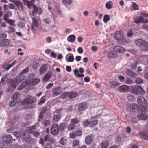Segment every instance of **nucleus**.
<instances>
[{
	"label": "nucleus",
	"mask_w": 148,
	"mask_h": 148,
	"mask_svg": "<svg viewBox=\"0 0 148 148\" xmlns=\"http://www.w3.org/2000/svg\"><path fill=\"white\" fill-rule=\"evenodd\" d=\"M130 92L131 93L136 95H144L145 92L141 86L132 85L130 87Z\"/></svg>",
	"instance_id": "obj_1"
},
{
	"label": "nucleus",
	"mask_w": 148,
	"mask_h": 148,
	"mask_svg": "<svg viewBox=\"0 0 148 148\" xmlns=\"http://www.w3.org/2000/svg\"><path fill=\"white\" fill-rule=\"evenodd\" d=\"M138 103L139 104L141 109H147L148 104L147 100L145 98L142 96H139L137 99Z\"/></svg>",
	"instance_id": "obj_2"
},
{
	"label": "nucleus",
	"mask_w": 148,
	"mask_h": 148,
	"mask_svg": "<svg viewBox=\"0 0 148 148\" xmlns=\"http://www.w3.org/2000/svg\"><path fill=\"white\" fill-rule=\"evenodd\" d=\"M11 85L8 86L7 89L8 92H12L18 84V82L16 79H11L10 80Z\"/></svg>",
	"instance_id": "obj_3"
},
{
	"label": "nucleus",
	"mask_w": 148,
	"mask_h": 148,
	"mask_svg": "<svg viewBox=\"0 0 148 148\" xmlns=\"http://www.w3.org/2000/svg\"><path fill=\"white\" fill-rule=\"evenodd\" d=\"M140 110H139V112ZM147 111V109H141L140 111L141 114H139L137 115V117L140 120H146L148 118L147 116L146 115V114Z\"/></svg>",
	"instance_id": "obj_4"
},
{
	"label": "nucleus",
	"mask_w": 148,
	"mask_h": 148,
	"mask_svg": "<svg viewBox=\"0 0 148 148\" xmlns=\"http://www.w3.org/2000/svg\"><path fill=\"white\" fill-rule=\"evenodd\" d=\"M127 110L130 112H133L138 108V106L135 103L127 104L126 105Z\"/></svg>",
	"instance_id": "obj_5"
},
{
	"label": "nucleus",
	"mask_w": 148,
	"mask_h": 148,
	"mask_svg": "<svg viewBox=\"0 0 148 148\" xmlns=\"http://www.w3.org/2000/svg\"><path fill=\"white\" fill-rule=\"evenodd\" d=\"M37 99L34 97H30L23 100L21 103L22 104L25 105L27 104H31L36 101Z\"/></svg>",
	"instance_id": "obj_6"
},
{
	"label": "nucleus",
	"mask_w": 148,
	"mask_h": 148,
	"mask_svg": "<svg viewBox=\"0 0 148 148\" xmlns=\"http://www.w3.org/2000/svg\"><path fill=\"white\" fill-rule=\"evenodd\" d=\"M59 126L58 124H54L51 129V133L53 135H56L59 132Z\"/></svg>",
	"instance_id": "obj_7"
},
{
	"label": "nucleus",
	"mask_w": 148,
	"mask_h": 148,
	"mask_svg": "<svg viewBox=\"0 0 148 148\" xmlns=\"http://www.w3.org/2000/svg\"><path fill=\"white\" fill-rule=\"evenodd\" d=\"M22 134L23 137L22 141L23 142H28L29 138L31 136V134L27 131L23 132L22 133Z\"/></svg>",
	"instance_id": "obj_8"
},
{
	"label": "nucleus",
	"mask_w": 148,
	"mask_h": 148,
	"mask_svg": "<svg viewBox=\"0 0 148 148\" xmlns=\"http://www.w3.org/2000/svg\"><path fill=\"white\" fill-rule=\"evenodd\" d=\"M33 10L32 14L33 16H34V14L37 13L38 14H41L42 12V9L40 8L36 7L35 5H33Z\"/></svg>",
	"instance_id": "obj_9"
},
{
	"label": "nucleus",
	"mask_w": 148,
	"mask_h": 148,
	"mask_svg": "<svg viewBox=\"0 0 148 148\" xmlns=\"http://www.w3.org/2000/svg\"><path fill=\"white\" fill-rule=\"evenodd\" d=\"M14 4L16 6L17 10L20 11H23L24 10V5L20 1L17 0L14 3Z\"/></svg>",
	"instance_id": "obj_10"
},
{
	"label": "nucleus",
	"mask_w": 148,
	"mask_h": 148,
	"mask_svg": "<svg viewBox=\"0 0 148 148\" xmlns=\"http://www.w3.org/2000/svg\"><path fill=\"white\" fill-rule=\"evenodd\" d=\"M82 132L81 130H78L75 132H73L70 134V138H74L75 137L80 136L82 135Z\"/></svg>",
	"instance_id": "obj_11"
},
{
	"label": "nucleus",
	"mask_w": 148,
	"mask_h": 148,
	"mask_svg": "<svg viewBox=\"0 0 148 148\" xmlns=\"http://www.w3.org/2000/svg\"><path fill=\"white\" fill-rule=\"evenodd\" d=\"M119 90L121 92H128L130 91V87L126 85H123L118 88Z\"/></svg>",
	"instance_id": "obj_12"
},
{
	"label": "nucleus",
	"mask_w": 148,
	"mask_h": 148,
	"mask_svg": "<svg viewBox=\"0 0 148 148\" xmlns=\"http://www.w3.org/2000/svg\"><path fill=\"white\" fill-rule=\"evenodd\" d=\"M32 23L31 29L34 31L35 28L38 27V20L34 18H32Z\"/></svg>",
	"instance_id": "obj_13"
},
{
	"label": "nucleus",
	"mask_w": 148,
	"mask_h": 148,
	"mask_svg": "<svg viewBox=\"0 0 148 148\" xmlns=\"http://www.w3.org/2000/svg\"><path fill=\"white\" fill-rule=\"evenodd\" d=\"M115 37L117 40H121L123 39L124 36L121 32L117 31L115 34Z\"/></svg>",
	"instance_id": "obj_14"
},
{
	"label": "nucleus",
	"mask_w": 148,
	"mask_h": 148,
	"mask_svg": "<svg viewBox=\"0 0 148 148\" xmlns=\"http://www.w3.org/2000/svg\"><path fill=\"white\" fill-rule=\"evenodd\" d=\"M125 73L128 76L133 78H135L137 76V74L130 69H127L126 70Z\"/></svg>",
	"instance_id": "obj_15"
},
{
	"label": "nucleus",
	"mask_w": 148,
	"mask_h": 148,
	"mask_svg": "<svg viewBox=\"0 0 148 148\" xmlns=\"http://www.w3.org/2000/svg\"><path fill=\"white\" fill-rule=\"evenodd\" d=\"M93 137L94 136L91 134L86 136L85 140L86 143L87 145L90 144L92 141Z\"/></svg>",
	"instance_id": "obj_16"
},
{
	"label": "nucleus",
	"mask_w": 148,
	"mask_h": 148,
	"mask_svg": "<svg viewBox=\"0 0 148 148\" xmlns=\"http://www.w3.org/2000/svg\"><path fill=\"white\" fill-rule=\"evenodd\" d=\"M48 69L47 64H44L42 65L39 70V72L41 75L44 74L47 71Z\"/></svg>",
	"instance_id": "obj_17"
},
{
	"label": "nucleus",
	"mask_w": 148,
	"mask_h": 148,
	"mask_svg": "<svg viewBox=\"0 0 148 148\" xmlns=\"http://www.w3.org/2000/svg\"><path fill=\"white\" fill-rule=\"evenodd\" d=\"M10 43V41L7 39H4L0 41V47L7 46Z\"/></svg>",
	"instance_id": "obj_18"
},
{
	"label": "nucleus",
	"mask_w": 148,
	"mask_h": 148,
	"mask_svg": "<svg viewBox=\"0 0 148 148\" xmlns=\"http://www.w3.org/2000/svg\"><path fill=\"white\" fill-rule=\"evenodd\" d=\"M114 50L116 52L119 53H122L125 51V49L122 47L117 46L114 47L113 48Z\"/></svg>",
	"instance_id": "obj_19"
},
{
	"label": "nucleus",
	"mask_w": 148,
	"mask_h": 148,
	"mask_svg": "<svg viewBox=\"0 0 148 148\" xmlns=\"http://www.w3.org/2000/svg\"><path fill=\"white\" fill-rule=\"evenodd\" d=\"M109 84L110 87L113 88H115L120 85V84L116 81L112 80L110 82Z\"/></svg>",
	"instance_id": "obj_20"
},
{
	"label": "nucleus",
	"mask_w": 148,
	"mask_h": 148,
	"mask_svg": "<svg viewBox=\"0 0 148 148\" xmlns=\"http://www.w3.org/2000/svg\"><path fill=\"white\" fill-rule=\"evenodd\" d=\"M44 141H48L50 142V143H53L55 142V140L51 136L48 135L45 136L44 138Z\"/></svg>",
	"instance_id": "obj_21"
},
{
	"label": "nucleus",
	"mask_w": 148,
	"mask_h": 148,
	"mask_svg": "<svg viewBox=\"0 0 148 148\" xmlns=\"http://www.w3.org/2000/svg\"><path fill=\"white\" fill-rule=\"evenodd\" d=\"M87 108V105L85 102L81 103L78 106V109L80 111L86 109Z\"/></svg>",
	"instance_id": "obj_22"
},
{
	"label": "nucleus",
	"mask_w": 148,
	"mask_h": 148,
	"mask_svg": "<svg viewBox=\"0 0 148 148\" xmlns=\"http://www.w3.org/2000/svg\"><path fill=\"white\" fill-rule=\"evenodd\" d=\"M62 91L59 87H57L55 88L53 91L52 94L55 96H57L60 95Z\"/></svg>",
	"instance_id": "obj_23"
},
{
	"label": "nucleus",
	"mask_w": 148,
	"mask_h": 148,
	"mask_svg": "<svg viewBox=\"0 0 148 148\" xmlns=\"http://www.w3.org/2000/svg\"><path fill=\"white\" fill-rule=\"evenodd\" d=\"M144 18L141 16H138L134 19V22L136 24H139L143 23Z\"/></svg>",
	"instance_id": "obj_24"
},
{
	"label": "nucleus",
	"mask_w": 148,
	"mask_h": 148,
	"mask_svg": "<svg viewBox=\"0 0 148 148\" xmlns=\"http://www.w3.org/2000/svg\"><path fill=\"white\" fill-rule=\"evenodd\" d=\"M28 85V82L26 81H25L22 82V84L19 86L18 88V90H21L24 89Z\"/></svg>",
	"instance_id": "obj_25"
},
{
	"label": "nucleus",
	"mask_w": 148,
	"mask_h": 148,
	"mask_svg": "<svg viewBox=\"0 0 148 148\" xmlns=\"http://www.w3.org/2000/svg\"><path fill=\"white\" fill-rule=\"evenodd\" d=\"M140 49L143 51H148V42L145 41V43L141 47Z\"/></svg>",
	"instance_id": "obj_26"
},
{
	"label": "nucleus",
	"mask_w": 148,
	"mask_h": 148,
	"mask_svg": "<svg viewBox=\"0 0 148 148\" xmlns=\"http://www.w3.org/2000/svg\"><path fill=\"white\" fill-rule=\"evenodd\" d=\"M23 2V4L27 6L29 8H31L32 6L33 5V3L31 1H30L28 0H22Z\"/></svg>",
	"instance_id": "obj_27"
},
{
	"label": "nucleus",
	"mask_w": 148,
	"mask_h": 148,
	"mask_svg": "<svg viewBox=\"0 0 148 148\" xmlns=\"http://www.w3.org/2000/svg\"><path fill=\"white\" fill-rule=\"evenodd\" d=\"M75 38L76 37L74 35H71L68 37L67 40L71 42H73L75 41Z\"/></svg>",
	"instance_id": "obj_28"
},
{
	"label": "nucleus",
	"mask_w": 148,
	"mask_h": 148,
	"mask_svg": "<svg viewBox=\"0 0 148 148\" xmlns=\"http://www.w3.org/2000/svg\"><path fill=\"white\" fill-rule=\"evenodd\" d=\"M36 130V126L35 125H33L32 126H31L28 127L27 128V131L29 133H30L31 134V133H32L34 132H35Z\"/></svg>",
	"instance_id": "obj_29"
},
{
	"label": "nucleus",
	"mask_w": 148,
	"mask_h": 148,
	"mask_svg": "<svg viewBox=\"0 0 148 148\" xmlns=\"http://www.w3.org/2000/svg\"><path fill=\"white\" fill-rule=\"evenodd\" d=\"M145 41L142 39H138L135 41V43L137 45L139 46L140 48L145 43Z\"/></svg>",
	"instance_id": "obj_30"
},
{
	"label": "nucleus",
	"mask_w": 148,
	"mask_h": 148,
	"mask_svg": "<svg viewBox=\"0 0 148 148\" xmlns=\"http://www.w3.org/2000/svg\"><path fill=\"white\" fill-rule=\"evenodd\" d=\"M19 78H18V79H16L17 81H18V84L20 82H23L24 81H25V80L26 78V77L23 75H21V73H20L19 75Z\"/></svg>",
	"instance_id": "obj_31"
},
{
	"label": "nucleus",
	"mask_w": 148,
	"mask_h": 148,
	"mask_svg": "<svg viewBox=\"0 0 148 148\" xmlns=\"http://www.w3.org/2000/svg\"><path fill=\"white\" fill-rule=\"evenodd\" d=\"M61 117V115L60 114H58L54 116L53 118V121L54 122H56L59 121Z\"/></svg>",
	"instance_id": "obj_32"
},
{
	"label": "nucleus",
	"mask_w": 148,
	"mask_h": 148,
	"mask_svg": "<svg viewBox=\"0 0 148 148\" xmlns=\"http://www.w3.org/2000/svg\"><path fill=\"white\" fill-rule=\"evenodd\" d=\"M51 74L50 73H48L45 74L44 78L43 80L45 82H47L51 78Z\"/></svg>",
	"instance_id": "obj_33"
},
{
	"label": "nucleus",
	"mask_w": 148,
	"mask_h": 148,
	"mask_svg": "<svg viewBox=\"0 0 148 148\" xmlns=\"http://www.w3.org/2000/svg\"><path fill=\"white\" fill-rule=\"evenodd\" d=\"M12 15V13L10 11L7 12L4 15V20L6 21H7L8 18L11 16Z\"/></svg>",
	"instance_id": "obj_34"
},
{
	"label": "nucleus",
	"mask_w": 148,
	"mask_h": 148,
	"mask_svg": "<svg viewBox=\"0 0 148 148\" xmlns=\"http://www.w3.org/2000/svg\"><path fill=\"white\" fill-rule=\"evenodd\" d=\"M112 2L110 1H109L106 3V7L108 9H111L112 8Z\"/></svg>",
	"instance_id": "obj_35"
},
{
	"label": "nucleus",
	"mask_w": 148,
	"mask_h": 148,
	"mask_svg": "<svg viewBox=\"0 0 148 148\" xmlns=\"http://www.w3.org/2000/svg\"><path fill=\"white\" fill-rule=\"evenodd\" d=\"M80 121V120L77 117H75L71 120V122L75 125L78 124Z\"/></svg>",
	"instance_id": "obj_36"
},
{
	"label": "nucleus",
	"mask_w": 148,
	"mask_h": 148,
	"mask_svg": "<svg viewBox=\"0 0 148 148\" xmlns=\"http://www.w3.org/2000/svg\"><path fill=\"white\" fill-rule=\"evenodd\" d=\"M78 73L79 71L77 69H75L74 70V73L75 76L79 77H83L84 76L83 74H79Z\"/></svg>",
	"instance_id": "obj_37"
},
{
	"label": "nucleus",
	"mask_w": 148,
	"mask_h": 148,
	"mask_svg": "<svg viewBox=\"0 0 148 148\" xmlns=\"http://www.w3.org/2000/svg\"><path fill=\"white\" fill-rule=\"evenodd\" d=\"M109 142L107 140H104L102 142L101 146L102 148H107L108 146Z\"/></svg>",
	"instance_id": "obj_38"
},
{
	"label": "nucleus",
	"mask_w": 148,
	"mask_h": 148,
	"mask_svg": "<svg viewBox=\"0 0 148 148\" xmlns=\"http://www.w3.org/2000/svg\"><path fill=\"white\" fill-rule=\"evenodd\" d=\"M78 95L77 93L76 92H71L69 93V98L72 99L77 97Z\"/></svg>",
	"instance_id": "obj_39"
},
{
	"label": "nucleus",
	"mask_w": 148,
	"mask_h": 148,
	"mask_svg": "<svg viewBox=\"0 0 148 148\" xmlns=\"http://www.w3.org/2000/svg\"><path fill=\"white\" fill-rule=\"evenodd\" d=\"M75 127V125L71 123L67 126V129L69 131L72 130H74Z\"/></svg>",
	"instance_id": "obj_40"
},
{
	"label": "nucleus",
	"mask_w": 148,
	"mask_h": 148,
	"mask_svg": "<svg viewBox=\"0 0 148 148\" xmlns=\"http://www.w3.org/2000/svg\"><path fill=\"white\" fill-rule=\"evenodd\" d=\"M58 126L59 130L60 132L64 130L66 128L65 124L64 123H61Z\"/></svg>",
	"instance_id": "obj_41"
},
{
	"label": "nucleus",
	"mask_w": 148,
	"mask_h": 148,
	"mask_svg": "<svg viewBox=\"0 0 148 148\" xmlns=\"http://www.w3.org/2000/svg\"><path fill=\"white\" fill-rule=\"evenodd\" d=\"M98 121L97 120H92L90 121V126L93 127L97 124Z\"/></svg>",
	"instance_id": "obj_42"
},
{
	"label": "nucleus",
	"mask_w": 148,
	"mask_h": 148,
	"mask_svg": "<svg viewBox=\"0 0 148 148\" xmlns=\"http://www.w3.org/2000/svg\"><path fill=\"white\" fill-rule=\"evenodd\" d=\"M66 60L68 62H72L74 60V58L73 55L72 54H71V55L68 57L67 58H66Z\"/></svg>",
	"instance_id": "obj_43"
},
{
	"label": "nucleus",
	"mask_w": 148,
	"mask_h": 148,
	"mask_svg": "<svg viewBox=\"0 0 148 148\" xmlns=\"http://www.w3.org/2000/svg\"><path fill=\"white\" fill-rule=\"evenodd\" d=\"M125 82V84H130L134 83L133 81L129 77H127L126 78Z\"/></svg>",
	"instance_id": "obj_44"
},
{
	"label": "nucleus",
	"mask_w": 148,
	"mask_h": 148,
	"mask_svg": "<svg viewBox=\"0 0 148 148\" xmlns=\"http://www.w3.org/2000/svg\"><path fill=\"white\" fill-rule=\"evenodd\" d=\"M6 140L9 142V143L13 140L15 141V139L14 140L12 139V136L10 135H7L6 136Z\"/></svg>",
	"instance_id": "obj_45"
},
{
	"label": "nucleus",
	"mask_w": 148,
	"mask_h": 148,
	"mask_svg": "<svg viewBox=\"0 0 148 148\" xmlns=\"http://www.w3.org/2000/svg\"><path fill=\"white\" fill-rule=\"evenodd\" d=\"M72 0H63L62 1V4L64 5L70 4L72 3Z\"/></svg>",
	"instance_id": "obj_46"
},
{
	"label": "nucleus",
	"mask_w": 148,
	"mask_h": 148,
	"mask_svg": "<svg viewBox=\"0 0 148 148\" xmlns=\"http://www.w3.org/2000/svg\"><path fill=\"white\" fill-rule=\"evenodd\" d=\"M110 19L109 16L108 14L104 16L103 21L105 23H107Z\"/></svg>",
	"instance_id": "obj_47"
},
{
	"label": "nucleus",
	"mask_w": 148,
	"mask_h": 148,
	"mask_svg": "<svg viewBox=\"0 0 148 148\" xmlns=\"http://www.w3.org/2000/svg\"><path fill=\"white\" fill-rule=\"evenodd\" d=\"M80 141L79 140H74L72 142V145L73 147L78 146L79 143Z\"/></svg>",
	"instance_id": "obj_48"
},
{
	"label": "nucleus",
	"mask_w": 148,
	"mask_h": 148,
	"mask_svg": "<svg viewBox=\"0 0 148 148\" xmlns=\"http://www.w3.org/2000/svg\"><path fill=\"white\" fill-rule=\"evenodd\" d=\"M90 121L88 120L83 121L82 124L84 127H86L89 124H90Z\"/></svg>",
	"instance_id": "obj_49"
},
{
	"label": "nucleus",
	"mask_w": 148,
	"mask_h": 148,
	"mask_svg": "<svg viewBox=\"0 0 148 148\" xmlns=\"http://www.w3.org/2000/svg\"><path fill=\"white\" fill-rule=\"evenodd\" d=\"M135 81L136 83L138 84H142L144 82L143 80L139 77L136 78Z\"/></svg>",
	"instance_id": "obj_50"
},
{
	"label": "nucleus",
	"mask_w": 148,
	"mask_h": 148,
	"mask_svg": "<svg viewBox=\"0 0 148 148\" xmlns=\"http://www.w3.org/2000/svg\"><path fill=\"white\" fill-rule=\"evenodd\" d=\"M50 124V121L48 120H45L43 122V125L45 127H47Z\"/></svg>",
	"instance_id": "obj_51"
},
{
	"label": "nucleus",
	"mask_w": 148,
	"mask_h": 148,
	"mask_svg": "<svg viewBox=\"0 0 148 148\" xmlns=\"http://www.w3.org/2000/svg\"><path fill=\"white\" fill-rule=\"evenodd\" d=\"M130 122L132 123H136L138 122L137 119L135 117H131L130 120Z\"/></svg>",
	"instance_id": "obj_52"
},
{
	"label": "nucleus",
	"mask_w": 148,
	"mask_h": 148,
	"mask_svg": "<svg viewBox=\"0 0 148 148\" xmlns=\"http://www.w3.org/2000/svg\"><path fill=\"white\" fill-rule=\"evenodd\" d=\"M127 98L128 100L131 101H133L135 99L134 97L131 94H129Z\"/></svg>",
	"instance_id": "obj_53"
},
{
	"label": "nucleus",
	"mask_w": 148,
	"mask_h": 148,
	"mask_svg": "<svg viewBox=\"0 0 148 148\" xmlns=\"http://www.w3.org/2000/svg\"><path fill=\"white\" fill-rule=\"evenodd\" d=\"M20 95L19 93L18 92H16L12 96V98L14 100H17V99Z\"/></svg>",
	"instance_id": "obj_54"
},
{
	"label": "nucleus",
	"mask_w": 148,
	"mask_h": 148,
	"mask_svg": "<svg viewBox=\"0 0 148 148\" xmlns=\"http://www.w3.org/2000/svg\"><path fill=\"white\" fill-rule=\"evenodd\" d=\"M44 96H43L40 99L39 103H38V105H41L45 102V100L44 99Z\"/></svg>",
	"instance_id": "obj_55"
},
{
	"label": "nucleus",
	"mask_w": 148,
	"mask_h": 148,
	"mask_svg": "<svg viewBox=\"0 0 148 148\" xmlns=\"http://www.w3.org/2000/svg\"><path fill=\"white\" fill-rule=\"evenodd\" d=\"M66 142L67 140L63 138H62L60 141V143L62 145H64L66 144Z\"/></svg>",
	"instance_id": "obj_56"
},
{
	"label": "nucleus",
	"mask_w": 148,
	"mask_h": 148,
	"mask_svg": "<svg viewBox=\"0 0 148 148\" xmlns=\"http://www.w3.org/2000/svg\"><path fill=\"white\" fill-rule=\"evenodd\" d=\"M138 64V62H134L131 64V67L134 70L136 69Z\"/></svg>",
	"instance_id": "obj_57"
},
{
	"label": "nucleus",
	"mask_w": 148,
	"mask_h": 148,
	"mask_svg": "<svg viewBox=\"0 0 148 148\" xmlns=\"http://www.w3.org/2000/svg\"><path fill=\"white\" fill-rule=\"evenodd\" d=\"M16 62L15 61H13L12 63H11L10 65L8 66L7 67H6L5 69L6 70L8 71L9 69L13 67L14 65L15 64Z\"/></svg>",
	"instance_id": "obj_58"
},
{
	"label": "nucleus",
	"mask_w": 148,
	"mask_h": 148,
	"mask_svg": "<svg viewBox=\"0 0 148 148\" xmlns=\"http://www.w3.org/2000/svg\"><path fill=\"white\" fill-rule=\"evenodd\" d=\"M69 93L68 92H66L61 95L62 98L63 99H66L67 97L69 98Z\"/></svg>",
	"instance_id": "obj_59"
},
{
	"label": "nucleus",
	"mask_w": 148,
	"mask_h": 148,
	"mask_svg": "<svg viewBox=\"0 0 148 148\" xmlns=\"http://www.w3.org/2000/svg\"><path fill=\"white\" fill-rule=\"evenodd\" d=\"M32 134L33 136L36 137H38L40 135L39 132L36 130Z\"/></svg>",
	"instance_id": "obj_60"
},
{
	"label": "nucleus",
	"mask_w": 148,
	"mask_h": 148,
	"mask_svg": "<svg viewBox=\"0 0 148 148\" xmlns=\"http://www.w3.org/2000/svg\"><path fill=\"white\" fill-rule=\"evenodd\" d=\"M39 63L35 62L33 65L32 67L34 69H38V67L39 66Z\"/></svg>",
	"instance_id": "obj_61"
},
{
	"label": "nucleus",
	"mask_w": 148,
	"mask_h": 148,
	"mask_svg": "<svg viewBox=\"0 0 148 148\" xmlns=\"http://www.w3.org/2000/svg\"><path fill=\"white\" fill-rule=\"evenodd\" d=\"M29 71V69L28 67H27L25 68L20 73L21 75H23L24 74L27 73Z\"/></svg>",
	"instance_id": "obj_62"
},
{
	"label": "nucleus",
	"mask_w": 148,
	"mask_h": 148,
	"mask_svg": "<svg viewBox=\"0 0 148 148\" xmlns=\"http://www.w3.org/2000/svg\"><path fill=\"white\" fill-rule=\"evenodd\" d=\"M40 81V80L38 78H35L33 79L32 81V83L33 85H36Z\"/></svg>",
	"instance_id": "obj_63"
},
{
	"label": "nucleus",
	"mask_w": 148,
	"mask_h": 148,
	"mask_svg": "<svg viewBox=\"0 0 148 148\" xmlns=\"http://www.w3.org/2000/svg\"><path fill=\"white\" fill-rule=\"evenodd\" d=\"M10 25L15 26L16 25L14 23L15 21L12 20H9L7 21Z\"/></svg>",
	"instance_id": "obj_64"
}]
</instances>
